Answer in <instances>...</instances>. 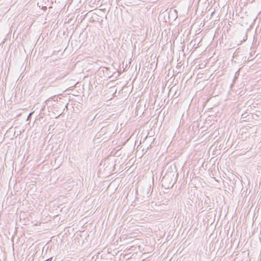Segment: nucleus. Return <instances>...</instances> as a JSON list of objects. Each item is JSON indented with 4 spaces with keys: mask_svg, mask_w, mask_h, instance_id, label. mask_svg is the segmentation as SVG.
<instances>
[{
    "mask_svg": "<svg viewBox=\"0 0 261 261\" xmlns=\"http://www.w3.org/2000/svg\"><path fill=\"white\" fill-rule=\"evenodd\" d=\"M32 113H31L29 114V116H28V119L29 118V117H30V116L32 114Z\"/></svg>",
    "mask_w": 261,
    "mask_h": 261,
    "instance_id": "obj_1",
    "label": "nucleus"
}]
</instances>
